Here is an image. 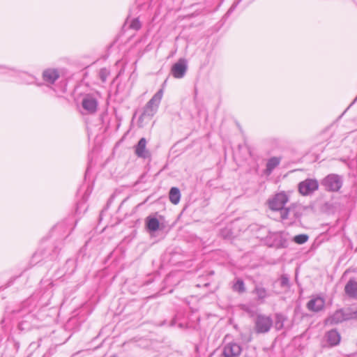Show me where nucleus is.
Returning a JSON list of instances; mask_svg holds the SVG:
<instances>
[{
    "label": "nucleus",
    "instance_id": "nucleus-24",
    "mask_svg": "<svg viewBox=\"0 0 357 357\" xmlns=\"http://www.w3.org/2000/svg\"><path fill=\"white\" fill-rule=\"evenodd\" d=\"M280 211V217L282 220H287L289 217V213L291 211L290 208H282V209L279 210Z\"/></svg>",
    "mask_w": 357,
    "mask_h": 357
},
{
    "label": "nucleus",
    "instance_id": "nucleus-16",
    "mask_svg": "<svg viewBox=\"0 0 357 357\" xmlns=\"http://www.w3.org/2000/svg\"><path fill=\"white\" fill-rule=\"evenodd\" d=\"M146 225L150 231H156L160 227V222L156 218L148 216L146 218Z\"/></svg>",
    "mask_w": 357,
    "mask_h": 357
},
{
    "label": "nucleus",
    "instance_id": "nucleus-20",
    "mask_svg": "<svg viewBox=\"0 0 357 357\" xmlns=\"http://www.w3.org/2000/svg\"><path fill=\"white\" fill-rule=\"evenodd\" d=\"M287 320V317L281 314L277 313L275 316V327L276 330L280 331L283 328L284 323Z\"/></svg>",
    "mask_w": 357,
    "mask_h": 357
},
{
    "label": "nucleus",
    "instance_id": "nucleus-4",
    "mask_svg": "<svg viewBox=\"0 0 357 357\" xmlns=\"http://www.w3.org/2000/svg\"><path fill=\"white\" fill-rule=\"evenodd\" d=\"M322 185L328 191H338L342 185V178L337 174H329L321 181Z\"/></svg>",
    "mask_w": 357,
    "mask_h": 357
},
{
    "label": "nucleus",
    "instance_id": "nucleus-7",
    "mask_svg": "<svg viewBox=\"0 0 357 357\" xmlns=\"http://www.w3.org/2000/svg\"><path fill=\"white\" fill-rule=\"evenodd\" d=\"M187 69L188 64L186 59L181 58L172 66L171 73L174 77L181 79L185 76Z\"/></svg>",
    "mask_w": 357,
    "mask_h": 357
},
{
    "label": "nucleus",
    "instance_id": "nucleus-9",
    "mask_svg": "<svg viewBox=\"0 0 357 357\" xmlns=\"http://www.w3.org/2000/svg\"><path fill=\"white\" fill-rule=\"evenodd\" d=\"M82 106L86 114H94L97 111L98 100L92 95L87 94L82 99Z\"/></svg>",
    "mask_w": 357,
    "mask_h": 357
},
{
    "label": "nucleus",
    "instance_id": "nucleus-27",
    "mask_svg": "<svg viewBox=\"0 0 357 357\" xmlns=\"http://www.w3.org/2000/svg\"><path fill=\"white\" fill-rule=\"evenodd\" d=\"M24 75L26 77V79L24 81L26 84H30L35 82L36 78L33 76L26 74H24Z\"/></svg>",
    "mask_w": 357,
    "mask_h": 357
},
{
    "label": "nucleus",
    "instance_id": "nucleus-22",
    "mask_svg": "<svg viewBox=\"0 0 357 357\" xmlns=\"http://www.w3.org/2000/svg\"><path fill=\"white\" fill-rule=\"evenodd\" d=\"M307 240H308V236L306 234L296 235L294 238V242L298 244H303L305 242H307Z\"/></svg>",
    "mask_w": 357,
    "mask_h": 357
},
{
    "label": "nucleus",
    "instance_id": "nucleus-21",
    "mask_svg": "<svg viewBox=\"0 0 357 357\" xmlns=\"http://www.w3.org/2000/svg\"><path fill=\"white\" fill-rule=\"evenodd\" d=\"M233 289L239 293H243L245 291V284L242 280L238 279L233 285Z\"/></svg>",
    "mask_w": 357,
    "mask_h": 357
},
{
    "label": "nucleus",
    "instance_id": "nucleus-23",
    "mask_svg": "<svg viewBox=\"0 0 357 357\" xmlns=\"http://www.w3.org/2000/svg\"><path fill=\"white\" fill-rule=\"evenodd\" d=\"M109 74L110 73L107 68H101L99 71V77L102 82H105Z\"/></svg>",
    "mask_w": 357,
    "mask_h": 357
},
{
    "label": "nucleus",
    "instance_id": "nucleus-14",
    "mask_svg": "<svg viewBox=\"0 0 357 357\" xmlns=\"http://www.w3.org/2000/svg\"><path fill=\"white\" fill-rule=\"evenodd\" d=\"M344 292L349 298L357 299V281L350 279L344 287Z\"/></svg>",
    "mask_w": 357,
    "mask_h": 357
},
{
    "label": "nucleus",
    "instance_id": "nucleus-15",
    "mask_svg": "<svg viewBox=\"0 0 357 357\" xmlns=\"http://www.w3.org/2000/svg\"><path fill=\"white\" fill-rule=\"evenodd\" d=\"M326 339L331 347L336 346L340 342V335L336 330H331L326 333Z\"/></svg>",
    "mask_w": 357,
    "mask_h": 357
},
{
    "label": "nucleus",
    "instance_id": "nucleus-28",
    "mask_svg": "<svg viewBox=\"0 0 357 357\" xmlns=\"http://www.w3.org/2000/svg\"><path fill=\"white\" fill-rule=\"evenodd\" d=\"M235 7H236V5H233V6L229 8V10L227 11V14H229L230 13H231V12L234 10Z\"/></svg>",
    "mask_w": 357,
    "mask_h": 357
},
{
    "label": "nucleus",
    "instance_id": "nucleus-18",
    "mask_svg": "<svg viewBox=\"0 0 357 357\" xmlns=\"http://www.w3.org/2000/svg\"><path fill=\"white\" fill-rule=\"evenodd\" d=\"M170 202L174 204H177L181 199V192L178 188L172 187L169 193Z\"/></svg>",
    "mask_w": 357,
    "mask_h": 357
},
{
    "label": "nucleus",
    "instance_id": "nucleus-5",
    "mask_svg": "<svg viewBox=\"0 0 357 357\" xmlns=\"http://www.w3.org/2000/svg\"><path fill=\"white\" fill-rule=\"evenodd\" d=\"M354 318H357V312L351 314L340 309L336 310L330 317L327 319L326 321L330 324H337L344 321Z\"/></svg>",
    "mask_w": 357,
    "mask_h": 357
},
{
    "label": "nucleus",
    "instance_id": "nucleus-25",
    "mask_svg": "<svg viewBox=\"0 0 357 357\" xmlns=\"http://www.w3.org/2000/svg\"><path fill=\"white\" fill-rule=\"evenodd\" d=\"M141 22L138 20V18L133 19L130 24V27L134 30H139L141 28Z\"/></svg>",
    "mask_w": 357,
    "mask_h": 357
},
{
    "label": "nucleus",
    "instance_id": "nucleus-13",
    "mask_svg": "<svg viewBox=\"0 0 357 357\" xmlns=\"http://www.w3.org/2000/svg\"><path fill=\"white\" fill-rule=\"evenodd\" d=\"M59 76L58 70L54 68L46 69L43 73L44 81L50 84H54L59 78Z\"/></svg>",
    "mask_w": 357,
    "mask_h": 357
},
{
    "label": "nucleus",
    "instance_id": "nucleus-26",
    "mask_svg": "<svg viewBox=\"0 0 357 357\" xmlns=\"http://www.w3.org/2000/svg\"><path fill=\"white\" fill-rule=\"evenodd\" d=\"M280 282L282 287H288L289 286V280L288 276L286 275L281 276Z\"/></svg>",
    "mask_w": 357,
    "mask_h": 357
},
{
    "label": "nucleus",
    "instance_id": "nucleus-1",
    "mask_svg": "<svg viewBox=\"0 0 357 357\" xmlns=\"http://www.w3.org/2000/svg\"><path fill=\"white\" fill-rule=\"evenodd\" d=\"M162 96L163 89H160L146 103L142 116L152 117L156 113Z\"/></svg>",
    "mask_w": 357,
    "mask_h": 357
},
{
    "label": "nucleus",
    "instance_id": "nucleus-8",
    "mask_svg": "<svg viewBox=\"0 0 357 357\" xmlns=\"http://www.w3.org/2000/svg\"><path fill=\"white\" fill-rule=\"evenodd\" d=\"M242 351L241 345L234 342L225 343L222 349L223 357H238Z\"/></svg>",
    "mask_w": 357,
    "mask_h": 357
},
{
    "label": "nucleus",
    "instance_id": "nucleus-19",
    "mask_svg": "<svg viewBox=\"0 0 357 357\" xmlns=\"http://www.w3.org/2000/svg\"><path fill=\"white\" fill-rule=\"evenodd\" d=\"M280 162V158L278 157L271 158L266 163V172L271 174L273 170L279 165Z\"/></svg>",
    "mask_w": 357,
    "mask_h": 357
},
{
    "label": "nucleus",
    "instance_id": "nucleus-12",
    "mask_svg": "<svg viewBox=\"0 0 357 357\" xmlns=\"http://www.w3.org/2000/svg\"><path fill=\"white\" fill-rule=\"evenodd\" d=\"M268 241H272L270 243V246H274L276 248H282L286 246V240H284L281 233L273 232L269 233Z\"/></svg>",
    "mask_w": 357,
    "mask_h": 357
},
{
    "label": "nucleus",
    "instance_id": "nucleus-3",
    "mask_svg": "<svg viewBox=\"0 0 357 357\" xmlns=\"http://www.w3.org/2000/svg\"><path fill=\"white\" fill-rule=\"evenodd\" d=\"M319 188L318 181L315 178H306L298 185V190L303 196L312 195Z\"/></svg>",
    "mask_w": 357,
    "mask_h": 357
},
{
    "label": "nucleus",
    "instance_id": "nucleus-2",
    "mask_svg": "<svg viewBox=\"0 0 357 357\" xmlns=\"http://www.w3.org/2000/svg\"><path fill=\"white\" fill-rule=\"evenodd\" d=\"M273 326V319L270 316L258 314L255 319V331L257 333H268Z\"/></svg>",
    "mask_w": 357,
    "mask_h": 357
},
{
    "label": "nucleus",
    "instance_id": "nucleus-6",
    "mask_svg": "<svg viewBox=\"0 0 357 357\" xmlns=\"http://www.w3.org/2000/svg\"><path fill=\"white\" fill-rule=\"evenodd\" d=\"M288 201V196L282 192L276 194L272 199H270L268 200V206L271 210L278 211L282 209Z\"/></svg>",
    "mask_w": 357,
    "mask_h": 357
},
{
    "label": "nucleus",
    "instance_id": "nucleus-10",
    "mask_svg": "<svg viewBox=\"0 0 357 357\" xmlns=\"http://www.w3.org/2000/svg\"><path fill=\"white\" fill-rule=\"evenodd\" d=\"M306 307L310 312H319L324 309L325 300L319 296H312L307 302Z\"/></svg>",
    "mask_w": 357,
    "mask_h": 357
},
{
    "label": "nucleus",
    "instance_id": "nucleus-11",
    "mask_svg": "<svg viewBox=\"0 0 357 357\" xmlns=\"http://www.w3.org/2000/svg\"><path fill=\"white\" fill-rule=\"evenodd\" d=\"M146 139L144 137H142L134 146L135 153L138 158L143 159H149L151 158V152L146 148Z\"/></svg>",
    "mask_w": 357,
    "mask_h": 357
},
{
    "label": "nucleus",
    "instance_id": "nucleus-17",
    "mask_svg": "<svg viewBox=\"0 0 357 357\" xmlns=\"http://www.w3.org/2000/svg\"><path fill=\"white\" fill-rule=\"evenodd\" d=\"M253 293L257 295V299L261 302H263L264 299L269 296L267 289L261 285H256L253 290Z\"/></svg>",
    "mask_w": 357,
    "mask_h": 357
}]
</instances>
